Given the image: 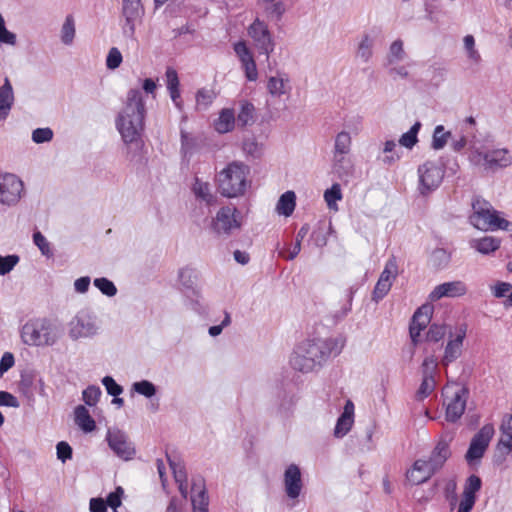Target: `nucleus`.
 I'll list each match as a JSON object with an SVG mask.
<instances>
[{"instance_id":"1","label":"nucleus","mask_w":512,"mask_h":512,"mask_svg":"<svg viewBox=\"0 0 512 512\" xmlns=\"http://www.w3.org/2000/svg\"><path fill=\"white\" fill-rule=\"evenodd\" d=\"M342 346L333 338L305 340L296 346L291 357V367L301 373L320 368L332 355L340 353Z\"/></svg>"},{"instance_id":"2","label":"nucleus","mask_w":512,"mask_h":512,"mask_svg":"<svg viewBox=\"0 0 512 512\" xmlns=\"http://www.w3.org/2000/svg\"><path fill=\"white\" fill-rule=\"evenodd\" d=\"M145 105L137 89L128 92L127 103L117 120V128L125 143L137 142L143 129Z\"/></svg>"},{"instance_id":"3","label":"nucleus","mask_w":512,"mask_h":512,"mask_svg":"<svg viewBox=\"0 0 512 512\" xmlns=\"http://www.w3.org/2000/svg\"><path fill=\"white\" fill-rule=\"evenodd\" d=\"M250 168L240 161L227 164L216 176L218 192L226 198H239L251 187Z\"/></svg>"},{"instance_id":"4","label":"nucleus","mask_w":512,"mask_h":512,"mask_svg":"<svg viewBox=\"0 0 512 512\" xmlns=\"http://www.w3.org/2000/svg\"><path fill=\"white\" fill-rule=\"evenodd\" d=\"M62 335L58 324L47 318H38L26 322L20 331L24 344L35 347L53 346Z\"/></svg>"},{"instance_id":"5","label":"nucleus","mask_w":512,"mask_h":512,"mask_svg":"<svg viewBox=\"0 0 512 512\" xmlns=\"http://www.w3.org/2000/svg\"><path fill=\"white\" fill-rule=\"evenodd\" d=\"M470 163L487 172H495L512 164V152L507 148H490L486 144H473L470 147Z\"/></svg>"},{"instance_id":"6","label":"nucleus","mask_w":512,"mask_h":512,"mask_svg":"<svg viewBox=\"0 0 512 512\" xmlns=\"http://www.w3.org/2000/svg\"><path fill=\"white\" fill-rule=\"evenodd\" d=\"M471 224L482 231L510 230L511 223L499 217L498 212L486 200L477 198L472 203Z\"/></svg>"},{"instance_id":"7","label":"nucleus","mask_w":512,"mask_h":512,"mask_svg":"<svg viewBox=\"0 0 512 512\" xmlns=\"http://www.w3.org/2000/svg\"><path fill=\"white\" fill-rule=\"evenodd\" d=\"M243 225L241 212L233 205L221 207L212 217L210 222L211 232L222 238H228L237 231H240Z\"/></svg>"},{"instance_id":"8","label":"nucleus","mask_w":512,"mask_h":512,"mask_svg":"<svg viewBox=\"0 0 512 512\" xmlns=\"http://www.w3.org/2000/svg\"><path fill=\"white\" fill-rule=\"evenodd\" d=\"M446 405V419L450 422L457 421L464 413L469 391L458 385H447L443 389Z\"/></svg>"},{"instance_id":"9","label":"nucleus","mask_w":512,"mask_h":512,"mask_svg":"<svg viewBox=\"0 0 512 512\" xmlns=\"http://www.w3.org/2000/svg\"><path fill=\"white\" fill-rule=\"evenodd\" d=\"M247 33L259 52L264 54L266 59H269L270 54L274 51L275 42L268 25L259 18H256L248 27Z\"/></svg>"},{"instance_id":"10","label":"nucleus","mask_w":512,"mask_h":512,"mask_svg":"<svg viewBox=\"0 0 512 512\" xmlns=\"http://www.w3.org/2000/svg\"><path fill=\"white\" fill-rule=\"evenodd\" d=\"M24 193V184L15 174H0V204L13 206L17 204Z\"/></svg>"},{"instance_id":"11","label":"nucleus","mask_w":512,"mask_h":512,"mask_svg":"<svg viewBox=\"0 0 512 512\" xmlns=\"http://www.w3.org/2000/svg\"><path fill=\"white\" fill-rule=\"evenodd\" d=\"M419 191L425 195L441 184L444 177L443 168L433 161H426L418 167Z\"/></svg>"},{"instance_id":"12","label":"nucleus","mask_w":512,"mask_h":512,"mask_svg":"<svg viewBox=\"0 0 512 512\" xmlns=\"http://www.w3.org/2000/svg\"><path fill=\"white\" fill-rule=\"evenodd\" d=\"M494 433V426L492 424H486L473 436L465 455V459L468 463H472L483 457Z\"/></svg>"},{"instance_id":"13","label":"nucleus","mask_w":512,"mask_h":512,"mask_svg":"<svg viewBox=\"0 0 512 512\" xmlns=\"http://www.w3.org/2000/svg\"><path fill=\"white\" fill-rule=\"evenodd\" d=\"M98 331L96 317L88 312H79L69 323V336L73 340L94 336Z\"/></svg>"},{"instance_id":"14","label":"nucleus","mask_w":512,"mask_h":512,"mask_svg":"<svg viewBox=\"0 0 512 512\" xmlns=\"http://www.w3.org/2000/svg\"><path fill=\"white\" fill-rule=\"evenodd\" d=\"M398 275V264L395 257L387 260L383 271L374 287L372 299L376 302L383 299L390 291Z\"/></svg>"},{"instance_id":"15","label":"nucleus","mask_w":512,"mask_h":512,"mask_svg":"<svg viewBox=\"0 0 512 512\" xmlns=\"http://www.w3.org/2000/svg\"><path fill=\"white\" fill-rule=\"evenodd\" d=\"M109 447L123 460H130L135 455V448L128 437L120 430L109 431L107 434Z\"/></svg>"},{"instance_id":"16","label":"nucleus","mask_w":512,"mask_h":512,"mask_svg":"<svg viewBox=\"0 0 512 512\" xmlns=\"http://www.w3.org/2000/svg\"><path fill=\"white\" fill-rule=\"evenodd\" d=\"M468 289L463 281L456 280L451 282H445L437 285L432 292L429 294L431 301H438L441 298H455L461 297L467 293Z\"/></svg>"},{"instance_id":"17","label":"nucleus","mask_w":512,"mask_h":512,"mask_svg":"<svg viewBox=\"0 0 512 512\" xmlns=\"http://www.w3.org/2000/svg\"><path fill=\"white\" fill-rule=\"evenodd\" d=\"M433 307L429 304L422 305L416 310L410 324V337L414 344H417L421 331L430 323Z\"/></svg>"},{"instance_id":"18","label":"nucleus","mask_w":512,"mask_h":512,"mask_svg":"<svg viewBox=\"0 0 512 512\" xmlns=\"http://www.w3.org/2000/svg\"><path fill=\"white\" fill-rule=\"evenodd\" d=\"M285 491L289 498H297L302 489L301 472L297 465L291 464L284 474Z\"/></svg>"},{"instance_id":"19","label":"nucleus","mask_w":512,"mask_h":512,"mask_svg":"<svg viewBox=\"0 0 512 512\" xmlns=\"http://www.w3.org/2000/svg\"><path fill=\"white\" fill-rule=\"evenodd\" d=\"M434 472L424 459L416 460L412 467L406 472V479L412 485H420L426 481H428Z\"/></svg>"},{"instance_id":"20","label":"nucleus","mask_w":512,"mask_h":512,"mask_svg":"<svg viewBox=\"0 0 512 512\" xmlns=\"http://www.w3.org/2000/svg\"><path fill=\"white\" fill-rule=\"evenodd\" d=\"M450 455L449 442L445 439H440L426 462L435 474L444 466Z\"/></svg>"},{"instance_id":"21","label":"nucleus","mask_w":512,"mask_h":512,"mask_svg":"<svg viewBox=\"0 0 512 512\" xmlns=\"http://www.w3.org/2000/svg\"><path fill=\"white\" fill-rule=\"evenodd\" d=\"M354 423V404L351 400H347L342 414L339 416L334 429L336 438L344 437L352 428Z\"/></svg>"},{"instance_id":"22","label":"nucleus","mask_w":512,"mask_h":512,"mask_svg":"<svg viewBox=\"0 0 512 512\" xmlns=\"http://www.w3.org/2000/svg\"><path fill=\"white\" fill-rule=\"evenodd\" d=\"M191 492L193 512H208L209 499L202 479L193 480Z\"/></svg>"},{"instance_id":"23","label":"nucleus","mask_w":512,"mask_h":512,"mask_svg":"<svg viewBox=\"0 0 512 512\" xmlns=\"http://www.w3.org/2000/svg\"><path fill=\"white\" fill-rule=\"evenodd\" d=\"M465 338V331H461L454 339L448 341L444 356L441 360L443 366H448L461 356L463 340Z\"/></svg>"},{"instance_id":"24","label":"nucleus","mask_w":512,"mask_h":512,"mask_svg":"<svg viewBox=\"0 0 512 512\" xmlns=\"http://www.w3.org/2000/svg\"><path fill=\"white\" fill-rule=\"evenodd\" d=\"M354 170V163L348 154H333V171L340 179L348 180Z\"/></svg>"},{"instance_id":"25","label":"nucleus","mask_w":512,"mask_h":512,"mask_svg":"<svg viewBox=\"0 0 512 512\" xmlns=\"http://www.w3.org/2000/svg\"><path fill=\"white\" fill-rule=\"evenodd\" d=\"M289 77L284 73H278L276 76H271L267 81V90L273 97H281L288 93L291 89Z\"/></svg>"},{"instance_id":"26","label":"nucleus","mask_w":512,"mask_h":512,"mask_svg":"<svg viewBox=\"0 0 512 512\" xmlns=\"http://www.w3.org/2000/svg\"><path fill=\"white\" fill-rule=\"evenodd\" d=\"M500 239L493 236H485L482 238L472 239L470 241L471 248L475 249L483 255H490L500 248Z\"/></svg>"},{"instance_id":"27","label":"nucleus","mask_w":512,"mask_h":512,"mask_svg":"<svg viewBox=\"0 0 512 512\" xmlns=\"http://www.w3.org/2000/svg\"><path fill=\"white\" fill-rule=\"evenodd\" d=\"M482 481L477 475H470L465 483L461 502L474 506L476 493L481 489Z\"/></svg>"},{"instance_id":"28","label":"nucleus","mask_w":512,"mask_h":512,"mask_svg":"<svg viewBox=\"0 0 512 512\" xmlns=\"http://www.w3.org/2000/svg\"><path fill=\"white\" fill-rule=\"evenodd\" d=\"M140 0H123V15L126 18V23L129 25L131 34L134 33V20L140 15L141 12Z\"/></svg>"},{"instance_id":"29","label":"nucleus","mask_w":512,"mask_h":512,"mask_svg":"<svg viewBox=\"0 0 512 512\" xmlns=\"http://www.w3.org/2000/svg\"><path fill=\"white\" fill-rule=\"evenodd\" d=\"M192 190L195 196L204 201L207 205H214L217 201L216 196L211 191L210 184L200 180L199 178L195 179Z\"/></svg>"},{"instance_id":"30","label":"nucleus","mask_w":512,"mask_h":512,"mask_svg":"<svg viewBox=\"0 0 512 512\" xmlns=\"http://www.w3.org/2000/svg\"><path fill=\"white\" fill-rule=\"evenodd\" d=\"M12 102V86L6 79L5 84L0 88V120H4L8 116L11 110Z\"/></svg>"},{"instance_id":"31","label":"nucleus","mask_w":512,"mask_h":512,"mask_svg":"<svg viewBox=\"0 0 512 512\" xmlns=\"http://www.w3.org/2000/svg\"><path fill=\"white\" fill-rule=\"evenodd\" d=\"M236 123L234 111L232 109H223L215 121V129L219 133L230 132Z\"/></svg>"},{"instance_id":"32","label":"nucleus","mask_w":512,"mask_h":512,"mask_svg":"<svg viewBox=\"0 0 512 512\" xmlns=\"http://www.w3.org/2000/svg\"><path fill=\"white\" fill-rule=\"evenodd\" d=\"M296 205V195L293 191H286L278 200L276 211L280 215L290 216Z\"/></svg>"},{"instance_id":"33","label":"nucleus","mask_w":512,"mask_h":512,"mask_svg":"<svg viewBox=\"0 0 512 512\" xmlns=\"http://www.w3.org/2000/svg\"><path fill=\"white\" fill-rule=\"evenodd\" d=\"M75 422L84 432H91L96 427L89 411L82 405L75 408Z\"/></svg>"},{"instance_id":"34","label":"nucleus","mask_w":512,"mask_h":512,"mask_svg":"<svg viewBox=\"0 0 512 512\" xmlns=\"http://www.w3.org/2000/svg\"><path fill=\"white\" fill-rule=\"evenodd\" d=\"M236 121L242 127L253 124L255 121L254 105L247 101H241Z\"/></svg>"},{"instance_id":"35","label":"nucleus","mask_w":512,"mask_h":512,"mask_svg":"<svg viewBox=\"0 0 512 512\" xmlns=\"http://www.w3.org/2000/svg\"><path fill=\"white\" fill-rule=\"evenodd\" d=\"M373 45V38L369 34H364L358 44L357 57L365 63L368 62L373 54Z\"/></svg>"},{"instance_id":"36","label":"nucleus","mask_w":512,"mask_h":512,"mask_svg":"<svg viewBox=\"0 0 512 512\" xmlns=\"http://www.w3.org/2000/svg\"><path fill=\"white\" fill-rule=\"evenodd\" d=\"M352 145V138L347 131L339 132L335 137L333 154H349Z\"/></svg>"},{"instance_id":"37","label":"nucleus","mask_w":512,"mask_h":512,"mask_svg":"<svg viewBox=\"0 0 512 512\" xmlns=\"http://www.w3.org/2000/svg\"><path fill=\"white\" fill-rule=\"evenodd\" d=\"M512 452V436L501 435L497 445L495 453V461L502 463L506 456Z\"/></svg>"},{"instance_id":"38","label":"nucleus","mask_w":512,"mask_h":512,"mask_svg":"<svg viewBox=\"0 0 512 512\" xmlns=\"http://www.w3.org/2000/svg\"><path fill=\"white\" fill-rule=\"evenodd\" d=\"M405 56H406V53L404 50L403 41L400 39H397L394 42H392V44L389 47V52L387 55L388 64L393 65L395 63H398V62L404 60Z\"/></svg>"},{"instance_id":"39","label":"nucleus","mask_w":512,"mask_h":512,"mask_svg":"<svg viewBox=\"0 0 512 512\" xmlns=\"http://www.w3.org/2000/svg\"><path fill=\"white\" fill-rule=\"evenodd\" d=\"M324 199L329 209L337 211V201L342 199L341 187L338 183H334L331 188L324 192Z\"/></svg>"},{"instance_id":"40","label":"nucleus","mask_w":512,"mask_h":512,"mask_svg":"<svg viewBox=\"0 0 512 512\" xmlns=\"http://www.w3.org/2000/svg\"><path fill=\"white\" fill-rule=\"evenodd\" d=\"M74 37H75L74 18L71 15H68L65 18V21L61 28V41L65 45H70L73 43Z\"/></svg>"},{"instance_id":"41","label":"nucleus","mask_w":512,"mask_h":512,"mask_svg":"<svg viewBox=\"0 0 512 512\" xmlns=\"http://www.w3.org/2000/svg\"><path fill=\"white\" fill-rule=\"evenodd\" d=\"M451 137V132L445 131L444 126L438 125L435 127L432 137V148L435 150L442 149L446 143L448 142V139Z\"/></svg>"},{"instance_id":"42","label":"nucleus","mask_w":512,"mask_h":512,"mask_svg":"<svg viewBox=\"0 0 512 512\" xmlns=\"http://www.w3.org/2000/svg\"><path fill=\"white\" fill-rule=\"evenodd\" d=\"M429 261L433 267L443 268L449 263L450 254L443 248H436L432 251Z\"/></svg>"},{"instance_id":"43","label":"nucleus","mask_w":512,"mask_h":512,"mask_svg":"<svg viewBox=\"0 0 512 512\" xmlns=\"http://www.w3.org/2000/svg\"><path fill=\"white\" fill-rule=\"evenodd\" d=\"M421 127L420 122H416L408 132L404 133L400 139L399 144L403 147H406L408 149H411L418 141L417 134L419 132V129Z\"/></svg>"},{"instance_id":"44","label":"nucleus","mask_w":512,"mask_h":512,"mask_svg":"<svg viewBox=\"0 0 512 512\" xmlns=\"http://www.w3.org/2000/svg\"><path fill=\"white\" fill-rule=\"evenodd\" d=\"M216 97L212 89H200L196 95V104L198 109H207Z\"/></svg>"},{"instance_id":"45","label":"nucleus","mask_w":512,"mask_h":512,"mask_svg":"<svg viewBox=\"0 0 512 512\" xmlns=\"http://www.w3.org/2000/svg\"><path fill=\"white\" fill-rule=\"evenodd\" d=\"M265 4L264 12L270 19H280L283 15L285 8L282 2H262Z\"/></svg>"},{"instance_id":"46","label":"nucleus","mask_w":512,"mask_h":512,"mask_svg":"<svg viewBox=\"0 0 512 512\" xmlns=\"http://www.w3.org/2000/svg\"><path fill=\"white\" fill-rule=\"evenodd\" d=\"M94 285L106 296L112 297L117 293L114 283L105 277L96 278Z\"/></svg>"},{"instance_id":"47","label":"nucleus","mask_w":512,"mask_h":512,"mask_svg":"<svg viewBox=\"0 0 512 512\" xmlns=\"http://www.w3.org/2000/svg\"><path fill=\"white\" fill-rule=\"evenodd\" d=\"M132 387L135 392H137L138 394H141L147 398H151L156 393L155 385L148 380H142L139 382H135Z\"/></svg>"},{"instance_id":"48","label":"nucleus","mask_w":512,"mask_h":512,"mask_svg":"<svg viewBox=\"0 0 512 512\" xmlns=\"http://www.w3.org/2000/svg\"><path fill=\"white\" fill-rule=\"evenodd\" d=\"M492 289L493 295L497 298L504 297L508 294L506 305L512 306V285L510 283L499 282Z\"/></svg>"},{"instance_id":"49","label":"nucleus","mask_w":512,"mask_h":512,"mask_svg":"<svg viewBox=\"0 0 512 512\" xmlns=\"http://www.w3.org/2000/svg\"><path fill=\"white\" fill-rule=\"evenodd\" d=\"M435 388V379L423 377L422 382L420 384L419 389L416 392V397L418 400H423L428 397Z\"/></svg>"},{"instance_id":"50","label":"nucleus","mask_w":512,"mask_h":512,"mask_svg":"<svg viewBox=\"0 0 512 512\" xmlns=\"http://www.w3.org/2000/svg\"><path fill=\"white\" fill-rule=\"evenodd\" d=\"M168 461L170 468L172 469L176 483L187 482V474L184 465L180 462L171 459L169 456Z\"/></svg>"},{"instance_id":"51","label":"nucleus","mask_w":512,"mask_h":512,"mask_svg":"<svg viewBox=\"0 0 512 512\" xmlns=\"http://www.w3.org/2000/svg\"><path fill=\"white\" fill-rule=\"evenodd\" d=\"M446 335V326L432 324L426 334L427 341L438 342Z\"/></svg>"},{"instance_id":"52","label":"nucleus","mask_w":512,"mask_h":512,"mask_svg":"<svg viewBox=\"0 0 512 512\" xmlns=\"http://www.w3.org/2000/svg\"><path fill=\"white\" fill-rule=\"evenodd\" d=\"M437 360L434 356L426 357L421 365L422 376L427 378H434V373L437 369Z\"/></svg>"},{"instance_id":"53","label":"nucleus","mask_w":512,"mask_h":512,"mask_svg":"<svg viewBox=\"0 0 512 512\" xmlns=\"http://www.w3.org/2000/svg\"><path fill=\"white\" fill-rule=\"evenodd\" d=\"M18 262L19 257L17 255L0 256V275H5L12 271Z\"/></svg>"},{"instance_id":"54","label":"nucleus","mask_w":512,"mask_h":512,"mask_svg":"<svg viewBox=\"0 0 512 512\" xmlns=\"http://www.w3.org/2000/svg\"><path fill=\"white\" fill-rule=\"evenodd\" d=\"M395 147H396V143L393 140H387L384 143L383 152L386 153V154H390V155L385 156L382 159V162L384 164L392 165L393 163H395L399 159V155L393 154V152L395 150Z\"/></svg>"},{"instance_id":"55","label":"nucleus","mask_w":512,"mask_h":512,"mask_svg":"<svg viewBox=\"0 0 512 512\" xmlns=\"http://www.w3.org/2000/svg\"><path fill=\"white\" fill-rule=\"evenodd\" d=\"M101 395V390L97 386H89L83 391V400L89 406H94Z\"/></svg>"},{"instance_id":"56","label":"nucleus","mask_w":512,"mask_h":512,"mask_svg":"<svg viewBox=\"0 0 512 512\" xmlns=\"http://www.w3.org/2000/svg\"><path fill=\"white\" fill-rule=\"evenodd\" d=\"M122 63V55L118 48L113 47L109 50L106 58L107 68L114 70Z\"/></svg>"},{"instance_id":"57","label":"nucleus","mask_w":512,"mask_h":512,"mask_svg":"<svg viewBox=\"0 0 512 512\" xmlns=\"http://www.w3.org/2000/svg\"><path fill=\"white\" fill-rule=\"evenodd\" d=\"M53 138V131L46 128H37L32 132V140L35 143H45L51 141Z\"/></svg>"},{"instance_id":"58","label":"nucleus","mask_w":512,"mask_h":512,"mask_svg":"<svg viewBox=\"0 0 512 512\" xmlns=\"http://www.w3.org/2000/svg\"><path fill=\"white\" fill-rule=\"evenodd\" d=\"M33 241L43 255L49 256L51 254L49 242L41 232L37 231L33 234Z\"/></svg>"},{"instance_id":"59","label":"nucleus","mask_w":512,"mask_h":512,"mask_svg":"<svg viewBox=\"0 0 512 512\" xmlns=\"http://www.w3.org/2000/svg\"><path fill=\"white\" fill-rule=\"evenodd\" d=\"M0 42L9 45H15L16 43V35L6 29L2 15H0Z\"/></svg>"},{"instance_id":"60","label":"nucleus","mask_w":512,"mask_h":512,"mask_svg":"<svg viewBox=\"0 0 512 512\" xmlns=\"http://www.w3.org/2000/svg\"><path fill=\"white\" fill-rule=\"evenodd\" d=\"M102 384L105 386L107 393L114 397L120 395L123 392V388L118 385L115 380L110 376H105L102 379Z\"/></svg>"},{"instance_id":"61","label":"nucleus","mask_w":512,"mask_h":512,"mask_svg":"<svg viewBox=\"0 0 512 512\" xmlns=\"http://www.w3.org/2000/svg\"><path fill=\"white\" fill-rule=\"evenodd\" d=\"M165 76L168 91L179 89V78L177 71L174 68L168 67L166 69Z\"/></svg>"},{"instance_id":"62","label":"nucleus","mask_w":512,"mask_h":512,"mask_svg":"<svg viewBox=\"0 0 512 512\" xmlns=\"http://www.w3.org/2000/svg\"><path fill=\"white\" fill-rule=\"evenodd\" d=\"M124 491L121 487H117L114 492H111L106 499L107 506H110L114 511L121 505V497Z\"/></svg>"},{"instance_id":"63","label":"nucleus","mask_w":512,"mask_h":512,"mask_svg":"<svg viewBox=\"0 0 512 512\" xmlns=\"http://www.w3.org/2000/svg\"><path fill=\"white\" fill-rule=\"evenodd\" d=\"M57 458L62 462H65L72 457V448L71 446L64 441H61L57 444Z\"/></svg>"},{"instance_id":"64","label":"nucleus","mask_w":512,"mask_h":512,"mask_svg":"<svg viewBox=\"0 0 512 512\" xmlns=\"http://www.w3.org/2000/svg\"><path fill=\"white\" fill-rule=\"evenodd\" d=\"M0 406L17 408L19 407V402L11 393L0 391Z\"/></svg>"}]
</instances>
